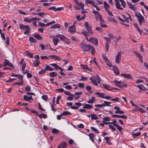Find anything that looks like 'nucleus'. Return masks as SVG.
<instances>
[{
  "instance_id": "f257e3e1",
  "label": "nucleus",
  "mask_w": 148,
  "mask_h": 148,
  "mask_svg": "<svg viewBox=\"0 0 148 148\" xmlns=\"http://www.w3.org/2000/svg\"><path fill=\"white\" fill-rule=\"evenodd\" d=\"M90 80L94 85L96 86L98 85L97 83H100L101 82L100 78L98 75H96L95 77H91L90 78Z\"/></svg>"
},
{
  "instance_id": "f03ea898",
  "label": "nucleus",
  "mask_w": 148,
  "mask_h": 148,
  "mask_svg": "<svg viewBox=\"0 0 148 148\" xmlns=\"http://www.w3.org/2000/svg\"><path fill=\"white\" fill-rule=\"evenodd\" d=\"M92 13L94 14L95 15L98 16L100 20L101 26L103 27H107V25H106L102 24V23L104 22V21L102 19L101 16L99 14V13L95 10H93L92 11Z\"/></svg>"
},
{
  "instance_id": "7ed1b4c3",
  "label": "nucleus",
  "mask_w": 148,
  "mask_h": 148,
  "mask_svg": "<svg viewBox=\"0 0 148 148\" xmlns=\"http://www.w3.org/2000/svg\"><path fill=\"white\" fill-rule=\"evenodd\" d=\"M80 45L81 48L84 49V52L86 51H88L92 46L89 45H88L86 43H83L82 42H81L80 44Z\"/></svg>"
},
{
  "instance_id": "20e7f679",
  "label": "nucleus",
  "mask_w": 148,
  "mask_h": 148,
  "mask_svg": "<svg viewBox=\"0 0 148 148\" xmlns=\"http://www.w3.org/2000/svg\"><path fill=\"white\" fill-rule=\"evenodd\" d=\"M56 36L57 37L59 38L61 40L65 42L66 43L68 44H70V42L69 39L64 35L59 34H58Z\"/></svg>"
},
{
  "instance_id": "39448f33",
  "label": "nucleus",
  "mask_w": 148,
  "mask_h": 148,
  "mask_svg": "<svg viewBox=\"0 0 148 148\" xmlns=\"http://www.w3.org/2000/svg\"><path fill=\"white\" fill-rule=\"evenodd\" d=\"M135 16L138 18L139 24L140 25H141L143 22H145L144 17L140 13L137 14L136 12Z\"/></svg>"
},
{
  "instance_id": "423d86ee",
  "label": "nucleus",
  "mask_w": 148,
  "mask_h": 148,
  "mask_svg": "<svg viewBox=\"0 0 148 148\" xmlns=\"http://www.w3.org/2000/svg\"><path fill=\"white\" fill-rule=\"evenodd\" d=\"M84 25L87 32L90 34H92L94 33L92 30L91 25H89L87 22H86L84 23Z\"/></svg>"
},
{
  "instance_id": "0eeeda50",
  "label": "nucleus",
  "mask_w": 148,
  "mask_h": 148,
  "mask_svg": "<svg viewBox=\"0 0 148 148\" xmlns=\"http://www.w3.org/2000/svg\"><path fill=\"white\" fill-rule=\"evenodd\" d=\"M121 52L119 51L117 54L115 58V62L119 64L120 63L121 60Z\"/></svg>"
},
{
  "instance_id": "6e6552de",
  "label": "nucleus",
  "mask_w": 148,
  "mask_h": 148,
  "mask_svg": "<svg viewBox=\"0 0 148 148\" xmlns=\"http://www.w3.org/2000/svg\"><path fill=\"white\" fill-rule=\"evenodd\" d=\"M3 65L5 66L8 65L13 68H14V66L12 64L9 60L6 59L5 60Z\"/></svg>"
},
{
  "instance_id": "1a4fd4ad",
  "label": "nucleus",
  "mask_w": 148,
  "mask_h": 148,
  "mask_svg": "<svg viewBox=\"0 0 148 148\" xmlns=\"http://www.w3.org/2000/svg\"><path fill=\"white\" fill-rule=\"evenodd\" d=\"M76 28L74 25L70 26L69 27L68 31L71 34H74L76 31Z\"/></svg>"
},
{
  "instance_id": "9d476101",
  "label": "nucleus",
  "mask_w": 148,
  "mask_h": 148,
  "mask_svg": "<svg viewBox=\"0 0 148 148\" xmlns=\"http://www.w3.org/2000/svg\"><path fill=\"white\" fill-rule=\"evenodd\" d=\"M89 40L93 43L95 45H98V40L97 38L90 37Z\"/></svg>"
},
{
  "instance_id": "9b49d317",
  "label": "nucleus",
  "mask_w": 148,
  "mask_h": 148,
  "mask_svg": "<svg viewBox=\"0 0 148 148\" xmlns=\"http://www.w3.org/2000/svg\"><path fill=\"white\" fill-rule=\"evenodd\" d=\"M83 108L85 109H90L93 108V107L91 105L88 104H83Z\"/></svg>"
},
{
  "instance_id": "f8f14e48",
  "label": "nucleus",
  "mask_w": 148,
  "mask_h": 148,
  "mask_svg": "<svg viewBox=\"0 0 148 148\" xmlns=\"http://www.w3.org/2000/svg\"><path fill=\"white\" fill-rule=\"evenodd\" d=\"M114 109L116 110V111L115 112V114H123L124 113L123 112L120 110V108L118 106L114 107Z\"/></svg>"
},
{
  "instance_id": "ddd939ff",
  "label": "nucleus",
  "mask_w": 148,
  "mask_h": 148,
  "mask_svg": "<svg viewBox=\"0 0 148 148\" xmlns=\"http://www.w3.org/2000/svg\"><path fill=\"white\" fill-rule=\"evenodd\" d=\"M112 117L113 118H121L124 119H126L127 117L125 115H122L121 116L116 115L114 114L112 116Z\"/></svg>"
},
{
  "instance_id": "4468645a",
  "label": "nucleus",
  "mask_w": 148,
  "mask_h": 148,
  "mask_svg": "<svg viewBox=\"0 0 148 148\" xmlns=\"http://www.w3.org/2000/svg\"><path fill=\"white\" fill-rule=\"evenodd\" d=\"M112 82L118 87L121 88H123V86H121V81H118L116 80H114Z\"/></svg>"
},
{
  "instance_id": "2eb2a0df",
  "label": "nucleus",
  "mask_w": 148,
  "mask_h": 148,
  "mask_svg": "<svg viewBox=\"0 0 148 148\" xmlns=\"http://www.w3.org/2000/svg\"><path fill=\"white\" fill-rule=\"evenodd\" d=\"M134 53L137 56V57L138 58H139V60L140 62L142 63H143V58L142 56L140 55V54L134 51Z\"/></svg>"
},
{
  "instance_id": "dca6fc26",
  "label": "nucleus",
  "mask_w": 148,
  "mask_h": 148,
  "mask_svg": "<svg viewBox=\"0 0 148 148\" xmlns=\"http://www.w3.org/2000/svg\"><path fill=\"white\" fill-rule=\"evenodd\" d=\"M33 99L31 96L29 97H28L27 96L25 95L23 97V100L27 101L29 102H31L30 100H32Z\"/></svg>"
},
{
  "instance_id": "f3484780",
  "label": "nucleus",
  "mask_w": 148,
  "mask_h": 148,
  "mask_svg": "<svg viewBox=\"0 0 148 148\" xmlns=\"http://www.w3.org/2000/svg\"><path fill=\"white\" fill-rule=\"evenodd\" d=\"M50 65L54 66L55 68L57 70L58 69H60L61 70V71H63V70L60 67H59L56 64V63H53V64H50Z\"/></svg>"
},
{
  "instance_id": "a211bd4d",
  "label": "nucleus",
  "mask_w": 148,
  "mask_h": 148,
  "mask_svg": "<svg viewBox=\"0 0 148 148\" xmlns=\"http://www.w3.org/2000/svg\"><path fill=\"white\" fill-rule=\"evenodd\" d=\"M121 75L125 78L130 79L132 78V76L130 74L121 73Z\"/></svg>"
},
{
  "instance_id": "6ab92c4d",
  "label": "nucleus",
  "mask_w": 148,
  "mask_h": 148,
  "mask_svg": "<svg viewBox=\"0 0 148 148\" xmlns=\"http://www.w3.org/2000/svg\"><path fill=\"white\" fill-rule=\"evenodd\" d=\"M127 5L129 6V8L131 9L132 10L134 11H136L137 8L134 6L133 5L128 1H127Z\"/></svg>"
},
{
  "instance_id": "aec40b11",
  "label": "nucleus",
  "mask_w": 148,
  "mask_h": 148,
  "mask_svg": "<svg viewBox=\"0 0 148 148\" xmlns=\"http://www.w3.org/2000/svg\"><path fill=\"white\" fill-rule=\"evenodd\" d=\"M114 73L116 75H118L119 74V71L118 67L116 66H113Z\"/></svg>"
},
{
  "instance_id": "412c9836",
  "label": "nucleus",
  "mask_w": 148,
  "mask_h": 148,
  "mask_svg": "<svg viewBox=\"0 0 148 148\" xmlns=\"http://www.w3.org/2000/svg\"><path fill=\"white\" fill-rule=\"evenodd\" d=\"M49 58H51L53 59H55L57 60L60 61L61 59L58 56L56 55H51L49 57Z\"/></svg>"
},
{
  "instance_id": "4be33fe9",
  "label": "nucleus",
  "mask_w": 148,
  "mask_h": 148,
  "mask_svg": "<svg viewBox=\"0 0 148 148\" xmlns=\"http://www.w3.org/2000/svg\"><path fill=\"white\" fill-rule=\"evenodd\" d=\"M67 146V144L65 142L62 143L61 144L59 145L58 148H65Z\"/></svg>"
},
{
  "instance_id": "5701e85b",
  "label": "nucleus",
  "mask_w": 148,
  "mask_h": 148,
  "mask_svg": "<svg viewBox=\"0 0 148 148\" xmlns=\"http://www.w3.org/2000/svg\"><path fill=\"white\" fill-rule=\"evenodd\" d=\"M45 67H44V68L46 70V71H53L54 70V69L52 68H51L47 64H45Z\"/></svg>"
},
{
  "instance_id": "b1692460",
  "label": "nucleus",
  "mask_w": 148,
  "mask_h": 148,
  "mask_svg": "<svg viewBox=\"0 0 148 148\" xmlns=\"http://www.w3.org/2000/svg\"><path fill=\"white\" fill-rule=\"evenodd\" d=\"M115 5L116 8L119 9L121 10H123V8L121 7V5L119 1L116 0Z\"/></svg>"
},
{
  "instance_id": "393cba45",
  "label": "nucleus",
  "mask_w": 148,
  "mask_h": 148,
  "mask_svg": "<svg viewBox=\"0 0 148 148\" xmlns=\"http://www.w3.org/2000/svg\"><path fill=\"white\" fill-rule=\"evenodd\" d=\"M95 94L97 95H98L99 97L102 98H104L105 95V94L104 93H100L99 92H97L95 93Z\"/></svg>"
},
{
  "instance_id": "a878e982",
  "label": "nucleus",
  "mask_w": 148,
  "mask_h": 148,
  "mask_svg": "<svg viewBox=\"0 0 148 148\" xmlns=\"http://www.w3.org/2000/svg\"><path fill=\"white\" fill-rule=\"evenodd\" d=\"M137 87L140 90H148V89H147L146 87L142 84L138 85L137 86Z\"/></svg>"
},
{
  "instance_id": "bb28decb",
  "label": "nucleus",
  "mask_w": 148,
  "mask_h": 148,
  "mask_svg": "<svg viewBox=\"0 0 148 148\" xmlns=\"http://www.w3.org/2000/svg\"><path fill=\"white\" fill-rule=\"evenodd\" d=\"M89 137V139L92 142H94V138L95 137V135L93 133H90L88 135Z\"/></svg>"
},
{
  "instance_id": "cd10ccee",
  "label": "nucleus",
  "mask_w": 148,
  "mask_h": 148,
  "mask_svg": "<svg viewBox=\"0 0 148 148\" xmlns=\"http://www.w3.org/2000/svg\"><path fill=\"white\" fill-rule=\"evenodd\" d=\"M34 36L36 38L39 40H41L42 38V37H41L39 34H34Z\"/></svg>"
},
{
  "instance_id": "c85d7f7f",
  "label": "nucleus",
  "mask_w": 148,
  "mask_h": 148,
  "mask_svg": "<svg viewBox=\"0 0 148 148\" xmlns=\"http://www.w3.org/2000/svg\"><path fill=\"white\" fill-rule=\"evenodd\" d=\"M40 61L37 60L34 61L33 62V64L34 66L37 67L40 64Z\"/></svg>"
},
{
  "instance_id": "c756f323",
  "label": "nucleus",
  "mask_w": 148,
  "mask_h": 148,
  "mask_svg": "<svg viewBox=\"0 0 148 148\" xmlns=\"http://www.w3.org/2000/svg\"><path fill=\"white\" fill-rule=\"evenodd\" d=\"M31 28L29 26H27V28L24 32V34L25 35H28L30 33Z\"/></svg>"
},
{
  "instance_id": "7c9ffc66",
  "label": "nucleus",
  "mask_w": 148,
  "mask_h": 148,
  "mask_svg": "<svg viewBox=\"0 0 148 148\" xmlns=\"http://www.w3.org/2000/svg\"><path fill=\"white\" fill-rule=\"evenodd\" d=\"M102 85L103 87L107 90L110 91L112 90L110 89V86L108 84H103Z\"/></svg>"
},
{
  "instance_id": "2f4dec72",
  "label": "nucleus",
  "mask_w": 148,
  "mask_h": 148,
  "mask_svg": "<svg viewBox=\"0 0 148 148\" xmlns=\"http://www.w3.org/2000/svg\"><path fill=\"white\" fill-rule=\"evenodd\" d=\"M111 103L110 102H108L107 101H104L103 103H102L103 105V107H105L106 106H110L111 105L110 104H111Z\"/></svg>"
},
{
  "instance_id": "473e14b6",
  "label": "nucleus",
  "mask_w": 148,
  "mask_h": 148,
  "mask_svg": "<svg viewBox=\"0 0 148 148\" xmlns=\"http://www.w3.org/2000/svg\"><path fill=\"white\" fill-rule=\"evenodd\" d=\"M60 27V25L58 24H55L54 25H52L51 27V28H54V29H58Z\"/></svg>"
},
{
  "instance_id": "72a5a7b5",
  "label": "nucleus",
  "mask_w": 148,
  "mask_h": 148,
  "mask_svg": "<svg viewBox=\"0 0 148 148\" xmlns=\"http://www.w3.org/2000/svg\"><path fill=\"white\" fill-rule=\"evenodd\" d=\"M24 21L26 22L31 23L33 21V18H25L24 19Z\"/></svg>"
},
{
  "instance_id": "f704fd0d",
  "label": "nucleus",
  "mask_w": 148,
  "mask_h": 148,
  "mask_svg": "<svg viewBox=\"0 0 148 148\" xmlns=\"http://www.w3.org/2000/svg\"><path fill=\"white\" fill-rule=\"evenodd\" d=\"M91 117V120H96L98 119L97 115L95 114H91L90 115Z\"/></svg>"
},
{
  "instance_id": "c9c22d12",
  "label": "nucleus",
  "mask_w": 148,
  "mask_h": 148,
  "mask_svg": "<svg viewBox=\"0 0 148 148\" xmlns=\"http://www.w3.org/2000/svg\"><path fill=\"white\" fill-rule=\"evenodd\" d=\"M28 26V25H24L22 24H20L19 26L20 27V29L21 30H25L26 29V28H27V26Z\"/></svg>"
},
{
  "instance_id": "e433bc0d",
  "label": "nucleus",
  "mask_w": 148,
  "mask_h": 148,
  "mask_svg": "<svg viewBox=\"0 0 148 148\" xmlns=\"http://www.w3.org/2000/svg\"><path fill=\"white\" fill-rule=\"evenodd\" d=\"M95 99V97H92L89 100L87 101V102L89 103H93L94 102Z\"/></svg>"
},
{
  "instance_id": "4c0bfd02",
  "label": "nucleus",
  "mask_w": 148,
  "mask_h": 148,
  "mask_svg": "<svg viewBox=\"0 0 148 148\" xmlns=\"http://www.w3.org/2000/svg\"><path fill=\"white\" fill-rule=\"evenodd\" d=\"M57 75V73L56 72H52L50 73L49 75L50 77H56Z\"/></svg>"
},
{
  "instance_id": "58836bf2",
  "label": "nucleus",
  "mask_w": 148,
  "mask_h": 148,
  "mask_svg": "<svg viewBox=\"0 0 148 148\" xmlns=\"http://www.w3.org/2000/svg\"><path fill=\"white\" fill-rule=\"evenodd\" d=\"M29 40L32 43H35L37 42L36 40L32 37H30Z\"/></svg>"
},
{
  "instance_id": "ea45409f",
  "label": "nucleus",
  "mask_w": 148,
  "mask_h": 148,
  "mask_svg": "<svg viewBox=\"0 0 148 148\" xmlns=\"http://www.w3.org/2000/svg\"><path fill=\"white\" fill-rule=\"evenodd\" d=\"M108 21H113L115 23H117V21L115 19L113 18H111L110 17H108Z\"/></svg>"
},
{
  "instance_id": "a19ab883",
  "label": "nucleus",
  "mask_w": 148,
  "mask_h": 148,
  "mask_svg": "<svg viewBox=\"0 0 148 148\" xmlns=\"http://www.w3.org/2000/svg\"><path fill=\"white\" fill-rule=\"evenodd\" d=\"M104 8L106 10V9H108L109 8L110 6L107 3L106 1H105L104 2Z\"/></svg>"
},
{
  "instance_id": "79ce46f5",
  "label": "nucleus",
  "mask_w": 148,
  "mask_h": 148,
  "mask_svg": "<svg viewBox=\"0 0 148 148\" xmlns=\"http://www.w3.org/2000/svg\"><path fill=\"white\" fill-rule=\"evenodd\" d=\"M25 53L26 55H28L30 58H33V54L32 53L29 52L28 51H26Z\"/></svg>"
},
{
  "instance_id": "37998d69",
  "label": "nucleus",
  "mask_w": 148,
  "mask_h": 148,
  "mask_svg": "<svg viewBox=\"0 0 148 148\" xmlns=\"http://www.w3.org/2000/svg\"><path fill=\"white\" fill-rule=\"evenodd\" d=\"M95 3L92 1L90 0H86L85 1V3L86 4H90L93 5Z\"/></svg>"
},
{
  "instance_id": "c03bdc74",
  "label": "nucleus",
  "mask_w": 148,
  "mask_h": 148,
  "mask_svg": "<svg viewBox=\"0 0 148 148\" xmlns=\"http://www.w3.org/2000/svg\"><path fill=\"white\" fill-rule=\"evenodd\" d=\"M39 117L41 119L43 118V119H46L47 118V115L45 114H40L38 115Z\"/></svg>"
},
{
  "instance_id": "a18cd8bd",
  "label": "nucleus",
  "mask_w": 148,
  "mask_h": 148,
  "mask_svg": "<svg viewBox=\"0 0 148 148\" xmlns=\"http://www.w3.org/2000/svg\"><path fill=\"white\" fill-rule=\"evenodd\" d=\"M71 113L68 111H64L62 113V116H65L66 115H68L69 114H71Z\"/></svg>"
},
{
  "instance_id": "49530a36",
  "label": "nucleus",
  "mask_w": 148,
  "mask_h": 148,
  "mask_svg": "<svg viewBox=\"0 0 148 148\" xmlns=\"http://www.w3.org/2000/svg\"><path fill=\"white\" fill-rule=\"evenodd\" d=\"M46 72V71L45 69H42L41 70L38 72V74L39 75L45 74Z\"/></svg>"
},
{
  "instance_id": "de8ad7c7",
  "label": "nucleus",
  "mask_w": 148,
  "mask_h": 148,
  "mask_svg": "<svg viewBox=\"0 0 148 148\" xmlns=\"http://www.w3.org/2000/svg\"><path fill=\"white\" fill-rule=\"evenodd\" d=\"M141 134L140 132H138L137 133H133L132 134V136L134 138H135L136 137L139 136Z\"/></svg>"
},
{
  "instance_id": "09e8293b",
  "label": "nucleus",
  "mask_w": 148,
  "mask_h": 148,
  "mask_svg": "<svg viewBox=\"0 0 148 148\" xmlns=\"http://www.w3.org/2000/svg\"><path fill=\"white\" fill-rule=\"evenodd\" d=\"M53 43L55 45H56L58 44V38H53Z\"/></svg>"
},
{
  "instance_id": "8fccbe9b",
  "label": "nucleus",
  "mask_w": 148,
  "mask_h": 148,
  "mask_svg": "<svg viewBox=\"0 0 148 148\" xmlns=\"http://www.w3.org/2000/svg\"><path fill=\"white\" fill-rule=\"evenodd\" d=\"M82 33L86 37L88 36V32L85 30H83L82 31Z\"/></svg>"
},
{
  "instance_id": "3c124183",
  "label": "nucleus",
  "mask_w": 148,
  "mask_h": 148,
  "mask_svg": "<svg viewBox=\"0 0 148 148\" xmlns=\"http://www.w3.org/2000/svg\"><path fill=\"white\" fill-rule=\"evenodd\" d=\"M37 14L40 16L44 17L45 16L46 14L44 13L40 12L38 13Z\"/></svg>"
},
{
  "instance_id": "603ef678",
  "label": "nucleus",
  "mask_w": 148,
  "mask_h": 148,
  "mask_svg": "<svg viewBox=\"0 0 148 148\" xmlns=\"http://www.w3.org/2000/svg\"><path fill=\"white\" fill-rule=\"evenodd\" d=\"M78 5L80 7L81 10H84V4L82 3V2H80V3H79Z\"/></svg>"
},
{
  "instance_id": "864d4df0",
  "label": "nucleus",
  "mask_w": 148,
  "mask_h": 148,
  "mask_svg": "<svg viewBox=\"0 0 148 148\" xmlns=\"http://www.w3.org/2000/svg\"><path fill=\"white\" fill-rule=\"evenodd\" d=\"M90 128L94 132H96L97 133H98L99 132V130L95 128L94 127H91Z\"/></svg>"
},
{
  "instance_id": "5fc2aeb1",
  "label": "nucleus",
  "mask_w": 148,
  "mask_h": 148,
  "mask_svg": "<svg viewBox=\"0 0 148 148\" xmlns=\"http://www.w3.org/2000/svg\"><path fill=\"white\" fill-rule=\"evenodd\" d=\"M52 132L53 133L57 134L59 132V130L56 129L54 128L52 129Z\"/></svg>"
},
{
  "instance_id": "6e6d98bb",
  "label": "nucleus",
  "mask_w": 148,
  "mask_h": 148,
  "mask_svg": "<svg viewBox=\"0 0 148 148\" xmlns=\"http://www.w3.org/2000/svg\"><path fill=\"white\" fill-rule=\"evenodd\" d=\"M61 98V97L59 95L57 97L56 101V103L57 104H59V101Z\"/></svg>"
},
{
  "instance_id": "4d7b16f0",
  "label": "nucleus",
  "mask_w": 148,
  "mask_h": 148,
  "mask_svg": "<svg viewBox=\"0 0 148 148\" xmlns=\"http://www.w3.org/2000/svg\"><path fill=\"white\" fill-rule=\"evenodd\" d=\"M109 43H110L108 42H106V49L107 51H108V50Z\"/></svg>"
},
{
  "instance_id": "13d9d810",
  "label": "nucleus",
  "mask_w": 148,
  "mask_h": 148,
  "mask_svg": "<svg viewBox=\"0 0 148 148\" xmlns=\"http://www.w3.org/2000/svg\"><path fill=\"white\" fill-rule=\"evenodd\" d=\"M122 16L124 18V22H128V18H127L124 15H122Z\"/></svg>"
},
{
  "instance_id": "bf43d9fd",
  "label": "nucleus",
  "mask_w": 148,
  "mask_h": 148,
  "mask_svg": "<svg viewBox=\"0 0 148 148\" xmlns=\"http://www.w3.org/2000/svg\"><path fill=\"white\" fill-rule=\"evenodd\" d=\"M121 3L122 6L124 7L125 8V2L123 0H119Z\"/></svg>"
},
{
  "instance_id": "052dcab7",
  "label": "nucleus",
  "mask_w": 148,
  "mask_h": 148,
  "mask_svg": "<svg viewBox=\"0 0 148 148\" xmlns=\"http://www.w3.org/2000/svg\"><path fill=\"white\" fill-rule=\"evenodd\" d=\"M42 98L45 101H47L48 99V97L46 95H43L42 97Z\"/></svg>"
},
{
  "instance_id": "680f3d73",
  "label": "nucleus",
  "mask_w": 148,
  "mask_h": 148,
  "mask_svg": "<svg viewBox=\"0 0 148 148\" xmlns=\"http://www.w3.org/2000/svg\"><path fill=\"white\" fill-rule=\"evenodd\" d=\"M31 89V87L29 86H27L25 88V90L27 91H29Z\"/></svg>"
},
{
  "instance_id": "e2e57ef3",
  "label": "nucleus",
  "mask_w": 148,
  "mask_h": 148,
  "mask_svg": "<svg viewBox=\"0 0 148 148\" xmlns=\"http://www.w3.org/2000/svg\"><path fill=\"white\" fill-rule=\"evenodd\" d=\"M102 57H103V59L106 62V61H108V60L107 56H106V55L104 54H103H103Z\"/></svg>"
},
{
  "instance_id": "0e129e2a",
  "label": "nucleus",
  "mask_w": 148,
  "mask_h": 148,
  "mask_svg": "<svg viewBox=\"0 0 148 148\" xmlns=\"http://www.w3.org/2000/svg\"><path fill=\"white\" fill-rule=\"evenodd\" d=\"M110 120V119L108 117H105L103 119V121H109Z\"/></svg>"
},
{
  "instance_id": "69168bd1",
  "label": "nucleus",
  "mask_w": 148,
  "mask_h": 148,
  "mask_svg": "<svg viewBox=\"0 0 148 148\" xmlns=\"http://www.w3.org/2000/svg\"><path fill=\"white\" fill-rule=\"evenodd\" d=\"M40 58L42 60H47L49 58V57H47L46 56H40Z\"/></svg>"
},
{
  "instance_id": "338daca9",
  "label": "nucleus",
  "mask_w": 148,
  "mask_h": 148,
  "mask_svg": "<svg viewBox=\"0 0 148 148\" xmlns=\"http://www.w3.org/2000/svg\"><path fill=\"white\" fill-rule=\"evenodd\" d=\"M78 85L79 87L82 88H83L85 87V86L84 84L81 83H78Z\"/></svg>"
},
{
  "instance_id": "774afa93",
  "label": "nucleus",
  "mask_w": 148,
  "mask_h": 148,
  "mask_svg": "<svg viewBox=\"0 0 148 148\" xmlns=\"http://www.w3.org/2000/svg\"><path fill=\"white\" fill-rule=\"evenodd\" d=\"M106 11L111 16H113V14L112 12L108 9H106Z\"/></svg>"
}]
</instances>
